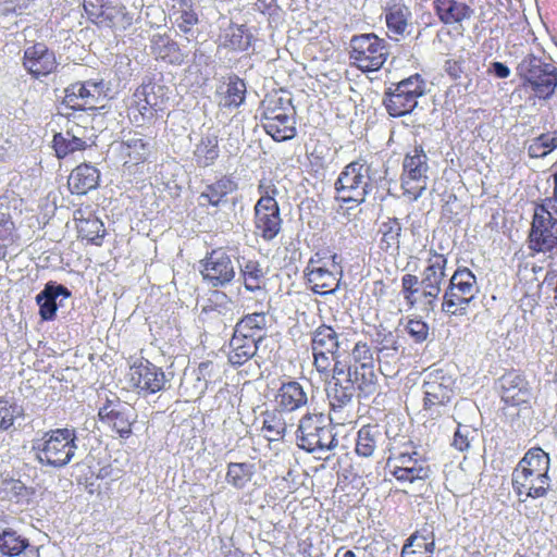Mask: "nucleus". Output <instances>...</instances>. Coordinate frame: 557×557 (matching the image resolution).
<instances>
[{"label": "nucleus", "instance_id": "1", "mask_svg": "<svg viewBox=\"0 0 557 557\" xmlns=\"http://www.w3.org/2000/svg\"><path fill=\"white\" fill-rule=\"evenodd\" d=\"M550 457L541 447L530 448L511 473L512 490L520 502L546 497L552 479Z\"/></svg>", "mask_w": 557, "mask_h": 557}, {"label": "nucleus", "instance_id": "2", "mask_svg": "<svg viewBox=\"0 0 557 557\" xmlns=\"http://www.w3.org/2000/svg\"><path fill=\"white\" fill-rule=\"evenodd\" d=\"M36 459L42 466L63 468L76 455L77 434L73 428L54 429L35 438L32 446Z\"/></svg>", "mask_w": 557, "mask_h": 557}, {"label": "nucleus", "instance_id": "3", "mask_svg": "<svg viewBox=\"0 0 557 557\" xmlns=\"http://www.w3.org/2000/svg\"><path fill=\"white\" fill-rule=\"evenodd\" d=\"M516 70L521 86L535 99L547 101L554 97L557 89V66L554 63L529 53Z\"/></svg>", "mask_w": 557, "mask_h": 557}, {"label": "nucleus", "instance_id": "4", "mask_svg": "<svg viewBox=\"0 0 557 557\" xmlns=\"http://www.w3.org/2000/svg\"><path fill=\"white\" fill-rule=\"evenodd\" d=\"M165 87L152 82L138 86L127 106V117L136 127L151 124L166 109Z\"/></svg>", "mask_w": 557, "mask_h": 557}, {"label": "nucleus", "instance_id": "5", "mask_svg": "<svg viewBox=\"0 0 557 557\" xmlns=\"http://www.w3.org/2000/svg\"><path fill=\"white\" fill-rule=\"evenodd\" d=\"M261 124L275 141H285L296 136V112L289 100L268 95L261 101Z\"/></svg>", "mask_w": 557, "mask_h": 557}, {"label": "nucleus", "instance_id": "6", "mask_svg": "<svg viewBox=\"0 0 557 557\" xmlns=\"http://www.w3.org/2000/svg\"><path fill=\"white\" fill-rule=\"evenodd\" d=\"M476 276L467 267H458L449 280L442 299V311L448 317L467 314L470 302L478 294Z\"/></svg>", "mask_w": 557, "mask_h": 557}, {"label": "nucleus", "instance_id": "7", "mask_svg": "<svg viewBox=\"0 0 557 557\" xmlns=\"http://www.w3.org/2000/svg\"><path fill=\"white\" fill-rule=\"evenodd\" d=\"M297 444L308 453H325L334 449L338 442L327 417L322 413H309L299 421Z\"/></svg>", "mask_w": 557, "mask_h": 557}, {"label": "nucleus", "instance_id": "8", "mask_svg": "<svg viewBox=\"0 0 557 557\" xmlns=\"http://www.w3.org/2000/svg\"><path fill=\"white\" fill-rule=\"evenodd\" d=\"M529 247L548 252L557 247V201L546 198L536 205L529 234Z\"/></svg>", "mask_w": 557, "mask_h": 557}, {"label": "nucleus", "instance_id": "9", "mask_svg": "<svg viewBox=\"0 0 557 557\" xmlns=\"http://www.w3.org/2000/svg\"><path fill=\"white\" fill-rule=\"evenodd\" d=\"M425 92V81L416 73L400 82L393 84L384 95L383 104L393 117H400L411 113L418 99Z\"/></svg>", "mask_w": 557, "mask_h": 557}, {"label": "nucleus", "instance_id": "10", "mask_svg": "<svg viewBox=\"0 0 557 557\" xmlns=\"http://www.w3.org/2000/svg\"><path fill=\"white\" fill-rule=\"evenodd\" d=\"M336 253L321 255L317 252L308 261L305 269V277L310 289L314 294H333L339 286L342 267L337 262Z\"/></svg>", "mask_w": 557, "mask_h": 557}, {"label": "nucleus", "instance_id": "11", "mask_svg": "<svg viewBox=\"0 0 557 557\" xmlns=\"http://www.w3.org/2000/svg\"><path fill=\"white\" fill-rule=\"evenodd\" d=\"M370 171V165L363 160L348 163L335 182L337 198L343 202H363L372 189Z\"/></svg>", "mask_w": 557, "mask_h": 557}, {"label": "nucleus", "instance_id": "12", "mask_svg": "<svg viewBox=\"0 0 557 557\" xmlns=\"http://www.w3.org/2000/svg\"><path fill=\"white\" fill-rule=\"evenodd\" d=\"M387 57L386 41L374 34L356 35L350 40V63L364 73L379 71Z\"/></svg>", "mask_w": 557, "mask_h": 557}, {"label": "nucleus", "instance_id": "13", "mask_svg": "<svg viewBox=\"0 0 557 557\" xmlns=\"http://www.w3.org/2000/svg\"><path fill=\"white\" fill-rule=\"evenodd\" d=\"M87 18L99 27H108L114 32L128 29L134 22L133 14L121 2L111 0H83Z\"/></svg>", "mask_w": 557, "mask_h": 557}, {"label": "nucleus", "instance_id": "14", "mask_svg": "<svg viewBox=\"0 0 557 557\" xmlns=\"http://www.w3.org/2000/svg\"><path fill=\"white\" fill-rule=\"evenodd\" d=\"M428 158L421 146L408 152L403 163L401 187L409 198L418 199L426 188Z\"/></svg>", "mask_w": 557, "mask_h": 557}, {"label": "nucleus", "instance_id": "15", "mask_svg": "<svg viewBox=\"0 0 557 557\" xmlns=\"http://www.w3.org/2000/svg\"><path fill=\"white\" fill-rule=\"evenodd\" d=\"M401 294L410 308L430 313L435 309L441 292L417 275L407 273L401 276Z\"/></svg>", "mask_w": 557, "mask_h": 557}, {"label": "nucleus", "instance_id": "16", "mask_svg": "<svg viewBox=\"0 0 557 557\" xmlns=\"http://www.w3.org/2000/svg\"><path fill=\"white\" fill-rule=\"evenodd\" d=\"M201 276L212 287L230 284L236 275L231 256L223 248H215L201 260Z\"/></svg>", "mask_w": 557, "mask_h": 557}, {"label": "nucleus", "instance_id": "17", "mask_svg": "<svg viewBox=\"0 0 557 557\" xmlns=\"http://www.w3.org/2000/svg\"><path fill=\"white\" fill-rule=\"evenodd\" d=\"M386 469L399 482L416 484L424 482L430 476V468L424 460L418 458V453H400L388 457Z\"/></svg>", "mask_w": 557, "mask_h": 557}, {"label": "nucleus", "instance_id": "18", "mask_svg": "<svg viewBox=\"0 0 557 557\" xmlns=\"http://www.w3.org/2000/svg\"><path fill=\"white\" fill-rule=\"evenodd\" d=\"M267 317L264 312L245 315L235 326L231 348H259L267 337Z\"/></svg>", "mask_w": 557, "mask_h": 557}, {"label": "nucleus", "instance_id": "19", "mask_svg": "<svg viewBox=\"0 0 557 557\" xmlns=\"http://www.w3.org/2000/svg\"><path fill=\"white\" fill-rule=\"evenodd\" d=\"M103 96V83L96 81L75 82L64 89L63 104L74 111L96 109Z\"/></svg>", "mask_w": 557, "mask_h": 557}, {"label": "nucleus", "instance_id": "20", "mask_svg": "<svg viewBox=\"0 0 557 557\" xmlns=\"http://www.w3.org/2000/svg\"><path fill=\"white\" fill-rule=\"evenodd\" d=\"M129 384L138 394H154L165 384L163 371L148 360L135 362L129 369Z\"/></svg>", "mask_w": 557, "mask_h": 557}, {"label": "nucleus", "instance_id": "21", "mask_svg": "<svg viewBox=\"0 0 557 557\" xmlns=\"http://www.w3.org/2000/svg\"><path fill=\"white\" fill-rule=\"evenodd\" d=\"M23 66L34 78H40L55 72L59 62L54 51L44 42H36L24 50Z\"/></svg>", "mask_w": 557, "mask_h": 557}, {"label": "nucleus", "instance_id": "22", "mask_svg": "<svg viewBox=\"0 0 557 557\" xmlns=\"http://www.w3.org/2000/svg\"><path fill=\"white\" fill-rule=\"evenodd\" d=\"M101 422L111 426L121 437L127 438L132 433V424L136 414L127 404L108 401L98 412Z\"/></svg>", "mask_w": 557, "mask_h": 557}, {"label": "nucleus", "instance_id": "23", "mask_svg": "<svg viewBox=\"0 0 557 557\" xmlns=\"http://www.w3.org/2000/svg\"><path fill=\"white\" fill-rule=\"evenodd\" d=\"M255 234L265 242L274 239L282 228V218L278 205H255Z\"/></svg>", "mask_w": 557, "mask_h": 557}, {"label": "nucleus", "instance_id": "24", "mask_svg": "<svg viewBox=\"0 0 557 557\" xmlns=\"http://www.w3.org/2000/svg\"><path fill=\"white\" fill-rule=\"evenodd\" d=\"M502 399L510 406H520L530 401L532 389L525 377L518 372L504 374L500 380Z\"/></svg>", "mask_w": 557, "mask_h": 557}, {"label": "nucleus", "instance_id": "25", "mask_svg": "<svg viewBox=\"0 0 557 557\" xmlns=\"http://www.w3.org/2000/svg\"><path fill=\"white\" fill-rule=\"evenodd\" d=\"M77 238L87 244L101 246L107 235L103 222L92 212L77 209L74 212Z\"/></svg>", "mask_w": 557, "mask_h": 557}, {"label": "nucleus", "instance_id": "26", "mask_svg": "<svg viewBox=\"0 0 557 557\" xmlns=\"http://www.w3.org/2000/svg\"><path fill=\"white\" fill-rule=\"evenodd\" d=\"M238 189L237 182L231 175H222L207 184L199 195L201 207H219L227 201V197Z\"/></svg>", "mask_w": 557, "mask_h": 557}, {"label": "nucleus", "instance_id": "27", "mask_svg": "<svg viewBox=\"0 0 557 557\" xmlns=\"http://www.w3.org/2000/svg\"><path fill=\"white\" fill-rule=\"evenodd\" d=\"M432 8L444 25H461L473 15V9L459 0H432Z\"/></svg>", "mask_w": 557, "mask_h": 557}, {"label": "nucleus", "instance_id": "28", "mask_svg": "<svg viewBox=\"0 0 557 557\" xmlns=\"http://www.w3.org/2000/svg\"><path fill=\"white\" fill-rule=\"evenodd\" d=\"M169 15L173 18V25L185 36L193 35L194 28L200 23L193 0H172Z\"/></svg>", "mask_w": 557, "mask_h": 557}, {"label": "nucleus", "instance_id": "29", "mask_svg": "<svg viewBox=\"0 0 557 557\" xmlns=\"http://www.w3.org/2000/svg\"><path fill=\"white\" fill-rule=\"evenodd\" d=\"M99 170L90 163H81L74 168L67 177V187L72 194L86 195L98 187Z\"/></svg>", "mask_w": 557, "mask_h": 557}, {"label": "nucleus", "instance_id": "30", "mask_svg": "<svg viewBox=\"0 0 557 557\" xmlns=\"http://www.w3.org/2000/svg\"><path fill=\"white\" fill-rule=\"evenodd\" d=\"M150 51L156 60L168 64L181 65L184 62V52L177 41L169 34H153L150 38Z\"/></svg>", "mask_w": 557, "mask_h": 557}, {"label": "nucleus", "instance_id": "31", "mask_svg": "<svg viewBox=\"0 0 557 557\" xmlns=\"http://www.w3.org/2000/svg\"><path fill=\"white\" fill-rule=\"evenodd\" d=\"M423 261L424 267L421 272V280L442 292V283L446 276V268L448 264L447 255L438 252L431 247L425 250Z\"/></svg>", "mask_w": 557, "mask_h": 557}, {"label": "nucleus", "instance_id": "32", "mask_svg": "<svg viewBox=\"0 0 557 557\" xmlns=\"http://www.w3.org/2000/svg\"><path fill=\"white\" fill-rule=\"evenodd\" d=\"M119 159L127 170L144 164L149 157V145L144 138H128L122 140L117 148Z\"/></svg>", "mask_w": 557, "mask_h": 557}, {"label": "nucleus", "instance_id": "33", "mask_svg": "<svg viewBox=\"0 0 557 557\" xmlns=\"http://www.w3.org/2000/svg\"><path fill=\"white\" fill-rule=\"evenodd\" d=\"M388 436V431L383 432L382 428L377 424L363 425L357 435V455L364 458L373 456L376 448L384 446Z\"/></svg>", "mask_w": 557, "mask_h": 557}, {"label": "nucleus", "instance_id": "34", "mask_svg": "<svg viewBox=\"0 0 557 557\" xmlns=\"http://www.w3.org/2000/svg\"><path fill=\"white\" fill-rule=\"evenodd\" d=\"M63 296L71 297V292L63 285L48 282L45 288L36 296V302L39 306V315L45 321H51L57 313V298Z\"/></svg>", "mask_w": 557, "mask_h": 557}, {"label": "nucleus", "instance_id": "35", "mask_svg": "<svg viewBox=\"0 0 557 557\" xmlns=\"http://www.w3.org/2000/svg\"><path fill=\"white\" fill-rule=\"evenodd\" d=\"M215 95L220 107L236 109L245 101L246 84L237 75L230 76L218 87Z\"/></svg>", "mask_w": 557, "mask_h": 557}, {"label": "nucleus", "instance_id": "36", "mask_svg": "<svg viewBox=\"0 0 557 557\" xmlns=\"http://www.w3.org/2000/svg\"><path fill=\"white\" fill-rule=\"evenodd\" d=\"M424 409L433 410L434 408L445 406L453 397V388L450 379L430 380L423 384Z\"/></svg>", "mask_w": 557, "mask_h": 557}, {"label": "nucleus", "instance_id": "37", "mask_svg": "<svg viewBox=\"0 0 557 557\" xmlns=\"http://www.w3.org/2000/svg\"><path fill=\"white\" fill-rule=\"evenodd\" d=\"M194 159L201 168L213 165L220 157L219 135L209 129L202 134L194 149Z\"/></svg>", "mask_w": 557, "mask_h": 557}, {"label": "nucleus", "instance_id": "38", "mask_svg": "<svg viewBox=\"0 0 557 557\" xmlns=\"http://www.w3.org/2000/svg\"><path fill=\"white\" fill-rule=\"evenodd\" d=\"M253 36L246 25L231 24L220 35V46L234 52L247 51Z\"/></svg>", "mask_w": 557, "mask_h": 557}, {"label": "nucleus", "instance_id": "39", "mask_svg": "<svg viewBox=\"0 0 557 557\" xmlns=\"http://www.w3.org/2000/svg\"><path fill=\"white\" fill-rule=\"evenodd\" d=\"M233 305L232 298L223 290L216 288L210 290L201 306L199 319L207 322L214 315H224L231 310Z\"/></svg>", "mask_w": 557, "mask_h": 557}, {"label": "nucleus", "instance_id": "40", "mask_svg": "<svg viewBox=\"0 0 557 557\" xmlns=\"http://www.w3.org/2000/svg\"><path fill=\"white\" fill-rule=\"evenodd\" d=\"M307 394L302 386L295 381L282 384L278 389L276 401L281 408L293 411L307 404Z\"/></svg>", "mask_w": 557, "mask_h": 557}, {"label": "nucleus", "instance_id": "41", "mask_svg": "<svg viewBox=\"0 0 557 557\" xmlns=\"http://www.w3.org/2000/svg\"><path fill=\"white\" fill-rule=\"evenodd\" d=\"M239 275L244 287L249 292L260 290L265 283V271L256 259L244 260L239 264Z\"/></svg>", "mask_w": 557, "mask_h": 557}, {"label": "nucleus", "instance_id": "42", "mask_svg": "<svg viewBox=\"0 0 557 557\" xmlns=\"http://www.w3.org/2000/svg\"><path fill=\"white\" fill-rule=\"evenodd\" d=\"M327 398L332 409L341 410L351 403L355 387L351 380L331 381L326 389Z\"/></svg>", "mask_w": 557, "mask_h": 557}, {"label": "nucleus", "instance_id": "43", "mask_svg": "<svg viewBox=\"0 0 557 557\" xmlns=\"http://www.w3.org/2000/svg\"><path fill=\"white\" fill-rule=\"evenodd\" d=\"M354 387L358 388L360 394L364 397L373 395L376 392V374L374 373L373 366L362 362L355 364L352 376L349 379Z\"/></svg>", "mask_w": 557, "mask_h": 557}, {"label": "nucleus", "instance_id": "44", "mask_svg": "<svg viewBox=\"0 0 557 557\" xmlns=\"http://www.w3.org/2000/svg\"><path fill=\"white\" fill-rule=\"evenodd\" d=\"M91 145L87 139L69 136L66 133H57L52 138V147L58 159H64L76 151H84Z\"/></svg>", "mask_w": 557, "mask_h": 557}, {"label": "nucleus", "instance_id": "45", "mask_svg": "<svg viewBox=\"0 0 557 557\" xmlns=\"http://www.w3.org/2000/svg\"><path fill=\"white\" fill-rule=\"evenodd\" d=\"M411 13L403 2H395L386 8L385 21L389 32L395 35H403L408 25Z\"/></svg>", "mask_w": 557, "mask_h": 557}, {"label": "nucleus", "instance_id": "46", "mask_svg": "<svg viewBox=\"0 0 557 557\" xmlns=\"http://www.w3.org/2000/svg\"><path fill=\"white\" fill-rule=\"evenodd\" d=\"M381 248L397 251L400 244L401 224L396 218H388L380 226Z\"/></svg>", "mask_w": 557, "mask_h": 557}, {"label": "nucleus", "instance_id": "47", "mask_svg": "<svg viewBox=\"0 0 557 557\" xmlns=\"http://www.w3.org/2000/svg\"><path fill=\"white\" fill-rule=\"evenodd\" d=\"M327 352H335L332 364L333 381L348 380L352 376L354 367L357 364L356 357L349 350H327Z\"/></svg>", "mask_w": 557, "mask_h": 557}, {"label": "nucleus", "instance_id": "48", "mask_svg": "<svg viewBox=\"0 0 557 557\" xmlns=\"http://www.w3.org/2000/svg\"><path fill=\"white\" fill-rule=\"evenodd\" d=\"M28 547V541L13 530H4L0 533V552L2 555L14 557Z\"/></svg>", "mask_w": 557, "mask_h": 557}, {"label": "nucleus", "instance_id": "49", "mask_svg": "<svg viewBox=\"0 0 557 557\" xmlns=\"http://www.w3.org/2000/svg\"><path fill=\"white\" fill-rule=\"evenodd\" d=\"M18 235L9 214L0 213V260L7 257L8 248L16 244Z\"/></svg>", "mask_w": 557, "mask_h": 557}, {"label": "nucleus", "instance_id": "50", "mask_svg": "<svg viewBox=\"0 0 557 557\" xmlns=\"http://www.w3.org/2000/svg\"><path fill=\"white\" fill-rule=\"evenodd\" d=\"M341 336L332 326L322 324L312 333V348H338L343 344Z\"/></svg>", "mask_w": 557, "mask_h": 557}, {"label": "nucleus", "instance_id": "51", "mask_svg": "<svg viewBox=\"0 0 557 557\" xmlns=\"http://www.w3.org/2000/svg\"><path fill=\"white\" fill-rule=\"evenodd\" d=\"M252 476V466L242 463H230L226 473V481L236 488H243Z\"/></svg>", "mask_w": 557, "mask_h": 557}, {"label": "nucleus", "instance_id": "52", "mask_svg": "<svg viewBox=\"0 0 557 557\" xmlns=\"http://www.w3.org/2000/svg\"><path fill=\"white\" fill-rule=\"evenodd\" d=\"M331 149L325 144L321 143H317L308 153L310 168L315 173L326 170L331 163Z\"/></svg>", "mask_w": 557, "mask_h": 557}, {"label": "nucleus", "instance_id": "53", "mask_svg": "<svg viewBox=\"0 0 557 557\" xmlns=\"http://www.w3.org/2000/svg\"><path fill=\"white\" fill-rule=\"evenodd\" d=\"M262 430L265 432V437L269 441H278L284 436L286 423L281 414L268 413L263 419Z\"/></svg>", "mask_w": 557, "mask_h": 557}, {"label": "nucleus", "instance_id": "54", "mask_svg": "<svg viewBox=\"0 0 557 557\" xmlns=\"http://www.w3.org/2000/svg\"><path fill=\"white\" fill-rule=\"evenodd\" d=\"M258 194L260 198L256 202V205H278L276 201V196L278 195V189L272 178L263 177L258 183Z\"/></svg>", "mask_w": 557, "mask_h": 557}, {"label": "nucleus", "instance_id": "55", "mask_svg": "<svg viewBox=\"0 0 557 557\" xmlns=\"http://www.w3.org/2000/svg\"><path fill=\"white\" fill-rule=\"evenodd\" d=\"M406 332L414 344L424 343L431 335L429 324L421 319H410Z\"/></svg>", "mask_w": 557, "mask_h": 557}, {"label": "nucleus", "instance_id": "56", "mask_svg": "<svg viewBox=\"0 0 557 557\" xmlns=\"http://www.w3.org/2000/svg\"><path fill=\"white\" fill-rule=\"evenodd\" d=\"M21 414V409L15 404L0 399V431L9 430L14 420Z\"/></svg>", "mask_w": 557, "mask_h": 557}, {"label": "nucleus", "instance_id": "57", "mask_svg": "<svg viewBox=\"0 0 557 557\" xmlns=\"http://www.w3.org/2000/svg\"><path fill=\"white\" fill-rule=\"evenodd\" d=\"M89 124L90 120L88 117L81 116L78 117V121L70 120L66 128V134L69 136L87 139V143L94 144V141L91 140V136L89 134L92 131V128L89 127Z\"/></svg>", "mask_w": 557, "mask_h": 557}, {"label": "nucleus", "instance_id": "58", "mask_svg": "<svg viewBox=\"0 0 557 557\" xmlns=\"http://www.w3.org/2000/svg\"><path fill=\"white\" fill-rule=\"evenodd\" d=\"M474 432L475 431L469 425H463L458 422L451 445L460 451L467 450L470 447Z\"/></svg>", "mask_w": 557, "mask_h": 557}, {"label": "nucleus", "instance_id": "59", "mask_svg": "<svg viewBox=\"0 0 557 557\" xmlns=\"http://www.w3.org/2000/svg\"><path fill=\"white\" fill-rule=\"evenodd\" d=\"M32 2L33 0H0V12L3 15L22 14Z\"/></svg>", "mask_w": 557, "mask_h": 557}, {"label": "nucleus", "instance_id": "60", "mask_svg": "<svg viewBox=\"0 0 557 557\" xmlns=\"http://www.w3.org/2000/svg\"><path fill=\"white\" fill-rule=\"evenodd\" d=\"M334 357L335 352H327V350L313 352V363L317 370L321 373L332 371Z\"/></svg>", "mask_w": 557, "mask_h": 557}, {"label": "nucleus", "instance_id": "61", "mask_svg": "<svg viewBox=\"0 0 557 557\" xmlns=\"http://www.w3.org/2000/svg\"><path fill=\"white\" fill-rule=\"evenodd\" d=\"M547 143L544 140L543 135L541 134L536 138H534L528 147V153L531 158H544L548 153H550V149Z\"/></svg>", "mask_w": 557, "mask_h": 557}, {"label": "nucleus", "instance_id": "62", "mask_svg": "<svg viewBox=\"0 0 557 557\" xmlns=\"http://www.w3.org/2000/svg\"><path fill=\"white\" fill-rule=\"evenodd\" d=\"M257 350H253L251 354H249L248 350H231L227 354V360L232 366H242L249 359L253 358Z\"/></svg>", "mask_w": 557, "mask_h": 557}, {"label": "nucleus", "instance_id": "63", "mask_svg": "<svg viewBox=\"0 0 557 557\" xmlns=\"http://www.w3.org/2000/svg\"><path fill=\"white\" fill-rule=\"evenodd\" d=\"M418 541V536L417 535H412L409 540H408V543L404 545L403 547V550H401V557H430V555L428 556H424L422 554V550H418L414 548V542Z\"/></svg>", "mask_w": 557, "mask_h": 557}, {"label": "nucleus", "instance_id": "64", "mask_svg": "<svg viewBox=\"0 0 557 557\" xmlns=\"http://www.w3.org/2000/svg\"><path fill=\"white\" fill-rule=\"evenodd\" d=\"M414 548L418 550H421L423 548L424 552H422V554L424 556L430 555V557H432V554L435 548V543H434V541L425 542L424 537H421V539L418 537V541L414 542Z\"/></svg>", "mask_w": 557, "mask_h": 557}]
</instances>
